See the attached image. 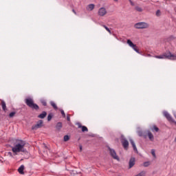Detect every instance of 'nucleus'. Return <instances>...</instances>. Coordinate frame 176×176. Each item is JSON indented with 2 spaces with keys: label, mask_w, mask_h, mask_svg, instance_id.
Wrapping results in <instances>:
<instances>
[{
  "label": "nucleus",
  "mask_w": 176,
  "mask_h": 176,
  "mask_svg": "<svg viewBox=\"0 0 176 176\" xmlns=\"http://www.w3.org/2000/svg\"><path fill=\"white\" fill-rule=\"evenodd\" d=\"M24 146H25V142L23 140H19L16 142L14 146L12 148V151L14 155H17V153H19V152L25 153L27 150L24 148Z\"/></svg>",
  "instance_id": "obj_1"
},
{
  "label": "nucleus",
  "mask_w": 176,
  "mask_h": 176,
  "mask_svg": "<svg viewBox=\"0 0 176 176\" xmlns=\"http://www.w3.org/2000/svg\"><path fill=\"white\" fill-rule=\"evenodd\" d=\"M155 58L165 59L168 58V60H175L176 56L174 54H172L171 52H165L161 55L155 56Z\"/></svg>",
  "instance_id": "obj_2"
},
{
  "label": "nucleus",
  "mask_w": 176,
  "mask_h": 176,
  "mask_svg": "<svg viewBox=\"0 0 176 176\" xmlns=\"http://www.w3.org/2000/svg\"><path fill=\"white\" fill-rule=\"evenodd\" d=\"M25 104L32 109H39V106L38 104L34 103V99L31 98H28L25 99Z\"/></svg>",
  "instance_id": "obj_3"
},
{
  "label": "nucleus",
  "mask_w": 176,
  "mask_h": 176,
  "mask_svg": "<svg viewBox=\"0 0 176 176\" xmlns=\"http://www.w3.org/2000/svg\"><path fill=\"white\" fill-rule=\"evenodd\" d=\"M134 27L138 30H144L145 28H148L149 25L146 23H137L134 25Z\"/></svg>",
  "instance_id": "obj_4"
},
{
  "label": "nucleus",
  "mask_w": 176,
  "mask_h": 176,
  "mask_svg": "<svg viewBox=\"0 0 176 176\" xmlns=\"http://www.w3.org/2000/svg\"><path fill=\"white\" fill-rule=\"evenodd\" d=\"M42 127H43V120H40L37 122L36 124L32 126V130H38V129Z\"/></svg>",
  "instance_id": "obj_5"
},
{
  "label": "nucleus",
  "mask_w": 176,
  "mask_h": 176,
  "mask_svg": "<svg viewBox=\"0 0 176 176\" xmlns=\"http://www.w3.org/2000/svg\"><path fill=\"white\" fill-rule=\"evenodd\" d=\"M121 144L126 150L129 148V141L126 140L124 135H121Z\"/></svg>",
  "instance_id": "obj_6"
},
{
  "label": "nucleus",
  "mask_w": 176,
  "mask_h": 176,
  "mask_svg": "<svg viewBox=\"0 0 176 176\" xmlns=\"http://www.w3.org/2000/svg\"><path fill=\"white\" fill-rule=\"evenodd\" d=\"M107 13H108L107 8L104 7L100 8L98 11V14L100 16V17H104Z\"/></svg>",
  "instance_id": "obj_7"
},
{
  "label": "nucleus",
  "mask_w": 176,
  "mask_h": 176,
  "mask_svg": "<svg viewBox=\"0 0 176 176\" xmlns=\"http://www.w3.org/2000/svg\"><path fill=\"white\" fill-rule=\"evenodd\" d=\"M108 149L109 151L111 156L113 157L116 160H119V157L116 154V151H115L113 148H111V147H108Z\"/></svg>",
  "instance_id": "obj_8"
},
{
  "label": "nucleus",
  "mask_w": 176,
  "mask_h": 176,
  "mask_svg": "<svg viewBox=\"0 0 176 176\" xmlns=\"http://www.w3.org/2000/svg\"><path fill=\"white\" fill-rule=\"evenodd\" d=\"M126 43L129 44V45L132 47L133 49V50H135V52H136L137 53H140V51H138V47H137V45L134 43H133V42L130 40H127Z\"/></svg>",
  "instance_id": "obj_9"
},
{
  "label": "nucleus",
  "mask_w": 176,
  "mask_h": 176,
  "mask_svg": "<svg viewBox=\"0 0 176 176\" xmlns=\"http://www.w3.org/2000/svg\"><path fill=\"white\" fill-rule=\"evenodd\" d=\"M163 115H164V116H165V118H166V119L168 120V122H174V120H173V118H171V116H170L168 112L164 111Z\"/></svg>",
  "instance_id": "obj_10"
},
{
  "label": "nucleus",
  "mask_w": 176,
  "mask_h": 176,
  "mask_svg": "<svg viewBox=\"0 0 176 176\" xmlns=\"http://www.w3.org/2000/svg\"><path fill=\"white\" fill-rule=\"evenodd\" d=\"M129 141L133 146V151L136 152V153H138V150L137 149V146H135V143L134 142V140H133L132 139H130Z\"/></svg>",
  "instance_id": "obj_11"
},
{
  "label": "nucleus",
  "mask_w": 176,
  "mask_h": 176,
  "mask_svg": "<svg viewBox=\"0 0 176 176\" xmlns=\"http://www.w3.org/2000/svg\"><path fill=\"white\" fill-rule=\"evenodd\" d=\"M135 164V158L131 157L129 160V168H131Z\"/></svg>",
  "instance_id": "obj_12"
},
{
  "label": "nucleus",
  "mask_w": 176,
  "mask_h": 176,
  "mask_svg": "<svg viewBox=\"0 0 176 176\" xmlns=\"http://www.w3.org/2000/svg\"><path fill=\"white\" fill-rule=\"evenodd\" d=\"M1 105L2 107L3 111H4V112H6L8 111V109L6 108V102H5V101L2 100L1 102Z\"/></svg>",
  "instance_id": "obj_13"
},
{
  "label": "nucleus",
  "mask_w": 176,
  "mask_h": 176,
  "mask_svg": "<svg viewBox=\"0 0 176 176\" xmlns=\"http://www.w3.org/2000/svg\"><path fill=\"white\" fill-rule=\"evenodd\" d=\"M147 134L150 141H153V140H155V138L153 136V134H152V132L148 131Z\"/></svg>",
  "instance_id": "obj_14"
},
{
  "label": "nucleus",
  "mask_w": 176,
  "mask_h": 176,
  "mask_svg": "<svg viewBox=\"0 0 176 176\" xmlns=\"http://www.w3.org/2000/svg\"><path fill=\"white\" fill-rule=\"evenodd\" d=\"M95 7L96 6L94 4H89L87 6V10L91 12V10H94Z\"/></svg>",
  "instance_id": "obj_15"
},
{
  "label": "nucleus",
  "mask_w": 176,
  "mask_h": 176,
  "mask_svg": "<svg viewBox=\"0 0 176 176\" xmlns=\"http://www.w3.org/2000/svg\"><path fill=\"white\" fill-rule=\"evenodd\" d=\"M47 115V113H46V111H43L42 113L38 115V118H39L40 119H45Z\"/></svg>",
  "instance_id": "obj_16"
},
{
  "label": "nucleus",
  "mask_w": 176,
  "mask_h": 176,
  "mask_svg": "<svg viewBox=\"0 0 176 176\" xmlns=\"http://www.w3.org/2000/svg\"><path fill=\"white\" fill-rule=\"evenodd\" d=\"M63 128V123L58 122L56 125V129L58 130V131H60L61 129Z\"/></svg>",
  "instance_id": "obj_17"
},
{
  "label": "nucleus",
  "mask_w": 176,
  "mask_h": 176,
  "mask_svg": "<svg viewBox=\"0 0 176 176\" xmlns=\"http://www.w3.org/2000/svg\"><path fill=\"white\" fill-rule=\"evenodd\" d=\"M18 171H19V174H21L22 175H23V174H24V165H21L19 168Z\"/></svg>",
  "instance_id": "obj_18"
},
{
  "label": "nucleus",
  "mask_w": 176,
  "mask_h": 176,
  "mask_svg": "<svg viewBox=\"0 0 176 176\" xmlns=\"http://www.w3.org/2000/svg\"><path fill=\"white\" fill-rule=\"evenodd\" d=\"M50 104H51L52 107H53L54 109H57V105L56 104V103H54V102L51 101Z\"/></svg>",
  "instance_id": "obj_19"
},
{
  "label": "nucleus",
  "mask_w": 176,
  "mask_h": 176,
  "mask_svg": "<svg viewBox=\"0 0 176 176\" xmlns=\"http://www.w3.org/2000/svg\"><path fill=\"white\" fill-rule=\"evenodd\" d=\"M156 151H155V149H151V155L153 156L154 159H156Z\"/></svg>",
  "instance_id": "obj_20"
},
{
  "label": "nucleus",
  "mask_w": 176,
  "mask_h": 176,
  "mask_svg": "<svg viewBox=\"0 0 176 176\" xmlns=\"http://www.w3.org/2000/svg\"><path fill=\"white\" fill-rule=\"evenodd\" d=\"M81 129H82V133H85V131H89V129H87V127L85 126H82Z\"/></svg>",
  "instance_id": "obj_21"
},
{
  "label": "nucleus",
  "mask_w": 176,
  "mask_h": 176,
  "mask_svg": "<svg viewBox=\"0 0 176 176\" xmlns=\"http://www.w3.org/2000/svg\"><path fill=\"white\" fill-rule=\"evenodd\" d=\"M64 141L67 142V141H69V135H66L64 136Z\"/></svg>",
  "instance_id": "obj_22"
},
{
  "label": "nucleus",
  "mask_w": 176,
  "mask_h": 176,
  "mask_svg": "<svg viewBox=\"0 0 176 176\" xmlns=\"http://www.w3.org/2000/svg\"><path fill=\"white\" fill-rule=\"evenodd\" d=\"M41 104H43V105L44 107H46V105H47V103H46V100H43V99H41Z\"/></svg>",
  "instance_id": "obj_23"
},
{
  "label": "nucleus",
  "mask_w": 176,
  "mask_h": 176,
  "mask_svg": "<svg viewBox=\"0 0 176 176\" xmlns=\"http://www.w3.org/2000/svg\"><path fill=\"white\" fill-rule=\"evenodd\" d=\"M153 131V130H155V131H159V128H157V126H156V125H154L153 126V129H151Z\"/></svg>",
  "instance_id": "obj_24"
},
{
  "label": "nucleus",
  "mask_w": 176,
  "mask_h": 176,
  "mask_svg": "<svg viewBox=\"0 0 176 176\" xmlns=\"http://www.w3.org/2000/svg\"><path fill=\"white\" fill-rule=\"evenodd\" d=\"M135 10H137L138 12H142V8H141L139 6H136L135 7Z\"/></svg>",
  "instance_id": "obj_25"
},
{
  "label": "nucleus",
  "mask_w": 176,
  "mask_h": 176,
  "mask_svg": "<svg viewBox=\"0 0 176 176\" xmlns=\"http://www.w3.org/2000/svg\"><path fill=\"white\" fill-rule=\"evenodd\" d=\"M14 115H16V112H12L9 114L10 118H13V116H14Z\"/></svg>",
  "instance_id": "obj_26"
},
{
  "label": "nucleus",
  "mask_w": 176,
  "mask_h": 176,
  "mask_svg": "<svg viewBox=\"0 0 176 176\" xmlns=\"http://www.w3.org/2000/svg\"><path fill=\"white\" fill-rule=\"evenodd\" d=\"M52 114H49L48 116H47V120L48 122H50V120H52Z\"/></svg>",
  "instance_id": "obj_27"
},
{
  "label": "nucleus",
  "mask_w": 176,
  "mask_h": 176,
  "mask_svg": "<svg viewBox=\"0 0 176 176\" xmlns=\"http://www.w3.org/2000/svg\"><path fill=\"white\" fill-rule=\"evenodd\" d=\"M144 167H148L149 166V162H146L143 164Z\"/></svg>",
  "instance_id": "obj_28"
},
{
  "label": "nucleus",
  "mask_w": 176,
  "mask_h": 176,
  "mask_svg": "<svg viewBox=\"0 0 176 176\" xmlns=\"http://www.w3.org/2000/svg\"><path fill=\"white\" fill-rule=\"evenodd\" d=\"M77 126H78V129H82V127L83 126L82 124H80V122H78Z\"/></svg>",
  "instance_id": "obj_29"
},
{
  "label": "nucleus",
  "mask_w": 176,
  "mask_h": 176,
  "mask_svg": "<svg viewBox=\"0 0 176 176\" xmlns=\"http://www.w3.org/2000/svg\"><path fill=\"white\" fill-rule=\"evenodd\" d=\"M144 135L142 133V131H138V136L139 137H142Z\"/></svg>",
  "instance_id": "obj_30"
},
{
  "label": "nucleus",
  "mask_w": 176,
  "mask_h": 176,
  "mask_svg": "<svg viewBox=\"0 0 176 176\" xmlns=\"http://www.w3.org/2000/svg\"><path fill=\"white\" fill-rule=\"evenodd\" d=\"M60 112L63 118H65V113L64 112V110H61Z\"/></svg>",
  "instance_id": "obj_31"
},
{
  "label": "nucleus",
  "mask_w": 176,
  "mask_h": 176,
  "mask_svg": "<svg viewBox=\"0 0 176 176\" xmlns=\"http://www.w3.org/2000/svg\"><path fill=\"white\" fill-rule=\"evenodd\" d=\"M156 16H160V10H157V12H156Z\"/></svg>",
  "instance_id": "obj_32"
},
{
  "label": "nucleus",
  "mask_w": 176,
  "mask_h": 176,
  "mask_svg": "<svg viewBox=\"0 0 176 176\" xmlns=\"http://www.w3.org/2000/svg\"><path fill=\"white\" fill-rule=\"evenodd\" d=\"M105 30H107V31H108V32H109L111 34V30H109V28H108L107 27L104 26Z\"/></svg>",
  "instance_id": "obj_33"
},
{
  "label": "nucleus",
  "mask_w": 176,
  "mask_h": 176,
  "mask_svg": "<svg viewBox=\"0 0 176 176\" xmlns=\"http://www.w3.org/2000/svg\"><path fill=\"white\" fill-rule=\"evenodd\" d=\"M67 120L68 122H69L71 120V118H69V116H67Z\"/></svg>",
  "instance_id": "obj_34"
},
{
  "label": "nucleus",
  "mask_w": 176,
  "mask_h": 176,
  "mask_svg": "<svg viewBox=\"0 0 176 176\" xmlns=\"http://www.w3.org/2000/svg\"><path fill=\"white\" fill-rule=\"evenodd\" d=\"M79 148H80V152H82V145H79Z\"/></svg>",
  "instance_id": "obj_35"
},
{
  "label": "nucleus",
  "mask_w": 176,
  "mask_h": 176,
  "mask_svg": "<svg viewBox=\"0 0 176 176\" xmlns=\"http://www.w3.org/2000/svg\"><path fill=\"white\" fill-rule=\"evenodd\" d=\"M72 12H73V13H74V14H76V11H75L74 9L72 10Z\"/></svg>",
  "instance_id": "obj_36"
},
{
  "label": "nucleus",
  "mask_w": 176,
  "mask_h": 176,
  "mask_svg": "<svg viewBox=\"0 0 176 176\" xmlns=\"http://www.w3.org/2000/svg\"><path fill=\"white\" fill-rule=\"evenodd\" d=\"M8 155H10V156H13L11 152H8Z\"/></svg>",
  "instance_id": "obj_37"
},
{
  "label": "nucleus",
  "mask_w": 176,
  "mask_h": 176,
  "mask_svg": "<svg viewBox=\"0 0 176 176\" xmlns=\"http://www.w3.org/2000/svg\"><path fill=\"white\" fill-rule=\"evenodd\" d=\"M114 2H118L119 0H113Z\"/></svg>",
  "instance_id": "obj_38"
}]
</instances>
